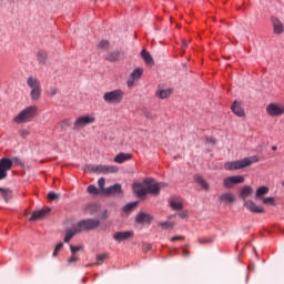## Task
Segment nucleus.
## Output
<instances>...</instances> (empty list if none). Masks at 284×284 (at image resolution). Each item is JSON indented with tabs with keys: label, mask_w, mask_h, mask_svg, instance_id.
<instances>
[{
	"label": "nucleus",
	"mask_w": 284,
	"mask_h": 284,
	"mask_svg": "<svg viewBox=\"0 0 284 284\" xmlns=\"http://www.w3.org/2000/svg\"><path fill=\"white\" fill-rule=\"evenodd\" d=\"M162 187H168L164 182H156L154 179H146L141 183L133 184V192L136 196H146V194H152L153 196H159L161 194Z\"/></svg>",
	"instance_id": "obj_1"
},
{
	"label": "nucleus",
	"mask_w": 284,
	"mask_h": 284,
	"mask_svg": "<svg viewBox=\"0 0 284 284\" xmlns=\"http://www.w3.org/2000/svg\"><path fill=\"white\" fill-rule=\"evenodd\" d=\"M37 114H39V108L37 105H30L21 110L14 118L13 122L21 124V123H30Z\"/></svg>",
	"instance_id": "obj_2"
},
{
	"label": "nucleus",
	"mask_w": 284,
	"mask_h": 284,
	"mask_svg": "<svg viewBox=\"0 0 284 284\" xmlns=\"http://www.w3.org/2000/svg\"><path fill=\"white\" fill-rule=\"evenodd\" d=\"M260 159L256 155L244 158L243 160L226 162L224 164V169L232 171V170H243V168H250L252 163H258Z\"/></svg>",
	"instance_id": "obj_3"
},
{
	"label": "nucleus",
	"mask_w": 284,
	"mask_h": 284,
	"mask_svg": "<svg viewBox=\"0 0 284 284\" xmlns=\"http://www.w3.org/2000/svg\"><path fill=\"white\" fill-rule=\"evenodd\" d=\"M27 85L31 89V101H39V99H41V81H39V78L34 75H29L27 78Z\"/></svg>",
	"instance_id": "obj_4"
},
{
	"label": "nucleus",
	"mask_w": 284,
	"mask_h": 284,
	"mask_svg": "<svg viewBox=\"0 0 284 284\" xmlns=\"http://www.w3.org/2000/svg\"><path fill=\"white\" fill-rule=\"evenodd\" d=\"M73 225L75 226L77 232L81 234V232H92V230H97V227L101 225V221L94 219H85Z\"/></svg>",
	"instance_id": "obj_5"
},
{
	"label": "nucleus",
	"mask_w": 284,
	"mask_h": 284,
	"mask_svg": "<svg viewBox=\"0 0 284 284\" xmlns=\"http://www.w3.org/2000/svg\"><path fill=\"white\" fill-rule=\"evenodd\" d=\"M123 97H125V92L121 89H115L113 91L105 92L103 94V101L109 105H116L122 103Z\"/></svg>",
	"instance_id": "obj_6"
},
{
	"label": "nucleus",
	"mask_w": 284,
	"mask_h": 284,
	"mask_svg": "<svg viewBox=\"0 0 284 284\" xmlns=\"http://www.w3.org/2000/svg\"><path fill=\"white\" fill-rule=\"evenodd\" d=\"M87 170L89 172H94L95 174H116V172H119V166L103 165V164H99V165L90 164L87 166Z\"/></svg>",
	"instance_id": "obj_7"
},
{
	"label": "nucleus",
	"mask_w": 284,
	"mask_h": 284,
	"mask_svg": "<svg viewBox=\"0 0 284 284\" xmlns=\"http://www.w3.org/2000/svg\"><path fill=\"white\" fill-rule=\"evenodd\" d=\"M14 162L10 158H2L0 159V181L3 179H8V172L12 170Z\"/></svg>",
	"instance_id": "obj_8"
},
{
	"label": "nucleus",
	"mask_w": 284,
	"mask_h": 284,
	"mask_svg": "<svg viewBox=\"0 0 284 284\" xmlns=\"http://www.w3.org/2000/svg\"><path fill=\"white\" fill-rule=\"evenodd\" d=\"M95 121L97 118L94 115L79 116L73 124V130H83L85 125H91V123H95Z\"/></svg>",
	"instance_id": "obj_9"
},
{
	"label": "nucleus",
	"mask_w": 284,
	"mask_h": 284,
	"mask_svg": "<svg viewBox=\"0 0 284 284\" xmlns=\"http://www.w3.org/2000/svg\"><path fill=\"white\" fill-rule=\"evenodd\" d=\"M266 113L268 116H283L284 114V104L282 103H270L266 106Z\"/></svg>",
	"instance_id": "obj_10"
},
{
	"label": "nucleus",
	"mask_w": 284,
	"mask_h": 284,
	"mask_svg": "<svg viewBox=\"0 0 284 284\" xmlns=\"http://www.w3.org/2000/svg\"><path fill=\"white\" fill-rule=\"evenodd\" d=\"M245 178L242 175H236V176H229L223 180V186L230 190L231 187H234V185L239 183H244Z\"/></svg>",
	"instance_id": "obj_11"
},
{
	"label": "nucleus",
	"mask_w": 284,
	"mask_h": 284,
	"mask_svg": "<svg viewBox=\"0 0 284 284\" xmlns=\"http://www.w3.org/2000/svg\"><path fill=\"white\" fill-rule=\"evenodd\" d=\"M133 236H134V232L132 231H120L113 234V239L114 241H118V243H121V241H128Z\"/></svg>",
	"instance_id": "obj_12"
},
{
	"label": "nucleus",
	"mask_w": 284,
	"mask_h": 284,
	"mask_svg": "<svg viewBox=\"0 0 284 284\" xmlns=\"http://www.w3.org/2000/svg\"><path fill=\"white\" fill-rule=\"evenodd\" d=\"M104 194H106V196H111L114 194H116L118 196H123V189L121 184L116 183L114 185L106 187V190H104Z\"/></svg>",
	"instance_id": "obj_13"
},
{
	"label": "nucleus",
	"mask_w": 284,
	"mask_h": 284,
	"mask_svg": "<svg viewBox=\"0 0 284 284\" xmlns=\"http://www.w3.org/2000/svg\"><path fill=\"white\" fill-rule=\"evenodd\" d=\"M142 75H143V69H139V68L134 69L128 80V88H132L134 85V81H139Z\"/></svg>",
	"instance_id": "obj_14"
},
{
	"label": "nucleus",
	"mask_w": 284,
	"mask_h": 284,
	"mask_svg": "<svg viewBox=\"0 0 284 284\" xmlns=\"http://www.w3.org/2000/svg\"><path fill=\"white\" fill-rule=\"evenodd\" d=\"M244 206L248 212H253L254 214H263L265 212V209L263 206L256 205L253 201H246L244 202Z\"/></svg>",
	"instance_id": "obj_15"
},
{
	"label": "nucleus",
	"mask_w": 284,
	"mask_h": 284,
	"mask_svg": "<svg viewBox=\"0 0 284 284\" xmlns=\"http://www.w3.org/2000/svg\"><path fill=\"white\" fill-rule=\"evenodd\" d=\"M271 21H272V24H273L274 34H283V32H284L283 22L276 17H272Z\"/></svg>",
	"instance_id": "obj_16"
},
{
	"label": "nucleus",
	"mask_w": 284,
	"mask_h": 284,
	"mask_svg": "<svg viewBox=\"0 0 284 284\" xmlns=\"http://www.w3.org/2000/svg\"><path fill=\"white\" fill-rule=\"evenodd\" d=\"M106 61H110V63H114L115 61H121L123 59V54L121 51H111L105 57Z\"/></svg>",
	"instance_id": "obj_17"
},
{
	"label": "nucleus",
	"mask_w": 284,
	"mask_h": 284,
	"mask_svg": "<svg viewBox=\"0 0 284 284\" xmlns=\"http://www.w3.org/2000/svg\"><path fill=\"white\" fill-rule=\"evenodd\" d=\"M135 221L140 223V225H143V223H152V215L141 212L136 215Z\"/></svg>",
	"instance_id": "obj_18"
},
{
	"label": "nucleus",
	"mask_w": 284,
	"mask_h": 284,
	"mask_svg": "<svg viewBox=\"0 0 284 284\" xmlns=\"http://www.w3.org/2000/svg\"><path fill=\"white\" fill-rule=\"evenodd\" d=\"M77 234H79V231H77V226L73 224L71 229H67L65 231L64 243H70Z\"/></svg>",
	"instance_id": "obj_19"
},
{
	"label": "nucleus",
	"mask_w": 284,
	"mask_h": 284,
	"mask_svg": "<svg viewBox=\"0 0 284 284\" xmlns=\"http://www.w3.org/2000/svg\"><path fill=\"white\" fill-rule=\"evenodd\" d=\"M219 199L222 203H234V201H236V196L230 192L221 194Z\"/></svg>",
	"instance_id": "obj_20"
},
{
	"label": "nucleus",
	"mask_w": 284,
	"mask_h": 284,
	"mask_svg": "<svg viewBox=\"0 0 284 284\" xmlns=\"http://www.w3.org/2000/svg\"><path fill=\"white\" fill-rule=\"evenodd\" d=\"M48 212H50V210L36 211L32 213L29 221H41V219H43L45 216V214H48Z\"/></svg>",
	"instance_id": "obj_21"
},
{
	"label": "nucleus",
	"mask_w": 284,
	"mask_h": 284,
	"mask_svg": "<svg viewBox=\"0 0 284 284\" xmlns=\"http://www.w3.org/2000/svg\"><path fill=\"white\" fill-rule=\"evenodd\" d=\"M231 110L236 114V116H245L243 106H241V104L236 101L232 104Z\"/></svg>",
	"instance_id": "obj_22"
},
{
	"label": "nucleus",
	"mask_w": 284,
	"mask_h": 284,
	"mask_svg": "<svg viewBox=\"0 0 284 284\" xmlns=\"http://www.w3.org/2000/svg\"><path fill=\"white\" fill-rule=\"evenodd\" d=\"M194 181L197 183V185H201L202 190H205L206 192L210 190V184L207 181H205V179H203V176L194 175Z\"/></svg>",
	"instance_id": "obj_23"
},
{
	"label": "nucleus",
	"mask_w": 284,
	"mask_h": 284,
	"mask_svg": "<svg viewBox=\"0 0 284 284\" xmlns=\"http://www.w3.org/2000/svg\"><path fill=\"white\" fill-rule=\"evenodd\" d=\"M132 159V154L130 153H119L114 158L115 163H125V161H130Z\"/></svg>",
	"instance_id": "obj_24"
},
{
	"label": "nucleus",
	"mask_w": 284,
	"mask_h": 284,
	"mask_svg": "<svg viewBox=\"0 0 284 284\" xmlns=\"http://www.w3.org/2000/svg\"><path fill=\"white\" fill-rule=\"evenodd\" d=\"M141 57L142 59H144V62L146 63V65H154V59H152V54H150V52L142 50Z\"/></svg>",
	"instance_id": "obj_25"
},
{
	"label": "nucleus",
	"mask_w": 284,
	"mask_h": 284,
	"mask_svg": "<svg viewBox=\"0 0 284 284\" xmlns=\"http://www.w3.org/2000/svg\"><path fill=\"white\" fill-rule=\"evenodd\" d=\"M0 196H2L3 201H6V203H8V201H10V199H12V191H10V189L0 187Z\"/></svg>",
	"instance_id": "obj_26"
},
{
	"label": "nucleus",
	"mask_w": 284,
	"mask_h": 284,
	"mask_svg": "<svg viewBox=\"0 0 284 284\" xmlns=\"http://www.w3.org/2000/svg\"><path fill=\"white\" fill-rule=\"evenodd\" d=\"M267 192H270V187H267V186L258 187L255 193V199H263V196H265V194H267Z\"/></svg>",
	"instance_id": "obj_27"
},
{
	"label": "nucleus",
	"mask_w": 284,
	"mask_h": 284,
	"mask_svg": "<svg viewBox=\"0 0 284 284\" xmlns=\"http://www.w3.org/2000/svg\"><path fill=\"white\" fill-rule=\"evenodd\" d=\"M240 196L245 200L248 196H252V186H244L240 193Z\"/></svg>",
	"instance_id": "obj_28"
},
{
	"label": "nucleus",
	"mask_w": 284,
	"mask_h": 284,
	"mask_svg": "<svg viewBox=\"0 0 284 284\" xmlns=\"http://www.w3.org/2000/svg\"><path fill=\"white\" fill-rule=\"evenodd\" d=\"M37 60L39 63H45V61H48V53L45 51H38Z\"/></svg>",
	"instance_id": "obj_29"
},
{
	"label": "nucleus",
	"mask_w": 284,
	"mask_h": 284,
	"mask_svg": "<svg viewBox=\"0 0 284 284\" xmlns=\"http://www.w3.org/2000/svg\"><path fill=\"white\" fill-rule=\"evenodd\" d=\"M170 205L172 210H175V211L183 210V202H181L180 200H172Z\"/></svg>",
	"instance_id": "obj_30"
},
{
	"label": "nucleus",
	"mask_w": 284,
	"mask_h": 284,
	"mask_svg": "<svg viewBox=\"0 0 284 284\" xmlns=\"http://www.w3.org/2000/svg\"><path fill=\"white\" fill-rule=\"evenodd\" d=\"M159 227H162V230H172L174 227V222H170V221L160 222Z\"/></svg>",
	"instance_id": "obj_31"
},
{
	"label": "nucleus",
	"mask_w": 284,
	"mask_h": 284,
	"mask_svg": "<svg viewBox=\"0 0 284 284\" xmlns=\"http://www.w3.org/2000/svg\"><path fill=\"white\" fill-rule=\"evenodd\" d=\"M172 94L171 90H160L156 93V97H159L160 99H168V97H170Z\"/></svg>",
	"instance_id": "obj_32"
},
{
	"label": "nucleus",
	"mask_w": 284,
	"mask_h": 284,
	"mask_svg": "<svg viewBox=\"0 0 284 284\" xmlns=\"http://www.w3.org/2000/svg\"><path fill=\"white\" fill-rule=\"evenodd\" d=\"M98 185L102 194H105V190H108V187H105V178H100L98 181Z\"/></svg>",
	"instance_id": "obj_33"
},
{
	"label": "nucleus",
	"mask_w": 284,
	"mask_h": 284,
	"mask_svg": "<svg viewBox=\"0 0 284 284\" xmlns=\"http://www.w3.org/2000/svg\"><path fill=\"white\" fill-rule=\"evenodd\" d=\"M136 205H139V202H131V203L124 205L123 212H126V213L132 212V210L135 209Z\"/></svg>",
	"instance_id": "obj_34"
},
{
	"label": "nucleus",
	"mask_w": 284,
	"mask_h": 284,
	"mask_svg": "<svg viewBox=\"0 0 284 284\" xmlns=\"http://www.w3.org/2000/svg\"><path fill=\"white\" fill-rule=\"evenodd\" d=\"M87 192L89 194H93V196H98V194H100L99 189H97V186H94V185H89L87 189Z\"/></svg>",
	"instance_id": "obj_35"
},
{
	"label": "nucleus",
	"mask_w": 284,
	"mask_h": 284,
	"mask_svg": "<svg viewBox=\"0 0 284 284\" xmlns=\"http://www.w3.org/2000/svg\"><path fill=\"white\" fill-rule=\"evenodd\" d=\"M62 250H63V243L60 242L57 244V246L53 251V254H52L53 258H57V256H59V252H61Z\"/></svg>",
	"instance_id": "obj_36"
},
{
	"label": "nucleus",
	"mask_w": 284,
	"mask_h": 284,
	"mask_svg": "<svg viewBox=\"0 0 284 284\" xmlns=\"http://www.w3.org/2000/svg\"><path fill=\"white\" fill-rule=\"evenodd\" d=\"M98 48H100L101 50H108V48H110V41L108 40H101L98 43Z\"/></svg>",
	"instance_id": "obj_37"
},
{
	"label": "nucleus",
	"mask_w": 284,
	"mask_h": 284,
	"mask_svg": "<svg viewBox=\"0 0 284 284\" xmlns=\"http://www.w3.org/2000/svg\"><path fill=\"white\" fill-rule=\"evenodd\" d=\"M94 212H97V205L94 204H90L85 207V213L87 214H94Z\"/></svg>",
	"instance_id": "obj_38"
},
{
	"label": "nucleus",
	"mask_w": 284,
	"mask_h": 284,
	"mask_svg": "<svg viewBox=\"0 0 284 284\" xmlns=\"http://www.w3.org/2000/svg\"><path fill=\"white\" fill-rule=\"evenodd\" d=\"M263 203H264V205H276L274 197L263 199Z\"/></svg>",
	"instance_id": "obj_39"
},
{
	"label": "nucleus",
	"mask_w": 284,
	"mask_h": 284,
	"mask_svg": "<svg viewBox=\"0 0 284 284\" xmlns=\"http://www.w3.org/2000/svg\"><path fill=\"white\" fill-rule=\"evenodd\" d=\"M61 195L57 194L55 192H49L48 193V199L50 201H57V199H59Z\"/></svg>",
	"instance_id": "obj_40"
},
{
	"label": "nucleus",
	"mask_w": 284,
	"mask_h": 284,
	"mask_svg": "<svg viewBox=\"0 0 284 284\" xmlns=\"http://www.w3.org/2000/svg\"><path fill=\"white\" fill-rule=\"evenodd\" d=\"M19 134L22 139H27V136L30 135V131L29 130H26V129H22L19 131Z\"/></svg>",
	"instance_id": "obj_41"
},
{
	"label": "nucleus",
	"mask_w": 284,
	"mask_h": 284,
	"mask_svg": "<svg viewBox=\"0 0 284 284\" xmlns=\"http://www.w3.org/2000/svg\"><path fill=\"white\" fill-rule=\"evenodd\" d=\"M71 253L74 255L77 252H81L83 250V246H70Z\"/></svg>",
	"instance_id": "obj_42"
},
{
	"label": "nucleus",
	"mask_w": 284,
	"mask_h": 284,
	"mask_svg": "<svg viewBox=\"0 0 284 284\" xmlns=\"http://www.w3.org/2000/svg\"><path fill=\"white\" fill-rule=\"evenodd\" d=\"M57 92H59V89L51 87L48 91L49 97H55Z\"/></svg>",
	"instance_id": "obj_43"
},
{
	"label": "nucleus",
	"mask_w": 284,
	"mask_h": 284,
	"mask_svg": "<svg viewBox=\"0 0 284 284\" xmlns=\"http://www.w3.org/2000/svg\"><path fill=\"white\" fill-rule=\"evenodd\" d=\"M197 243H200V245H204V243H212V240H210L207 237H200L197 240Z\"/></svg>",
	"instance_id": "obj_44"
},
{
	"label": "nucleus",
	"mask_w": 284,
	"mask_h": 284,
	"mask_svg": "<svg viewBox=\"0 0 284 284\" xmlns=\"http://www.w3.org/2000/svg\"><path fill=\"white\" fill-rule=\"evenodd\" d=\"M77 261H79V257H77V255H72L69 260H68V264L72 265V263H77Z\"/></svg>",
	"instance_id": "obj_45"
},
{
	"label": "nucleus",
	"mask_w": 284,
	"mask_h": 284,
	"mask_svg": "<svg viewBox=\"0 0 284 284\" xmlns=\"http://www.w3.org/2000/svg\"><path fill=\"white\" fill-rule=\"evenodd\" d=\"M185 237L183 235H176V236H173L171 237V241L174 242V241H184Z\"/></svg>",
	"instance_id": "obj_46"
},
{
	"label": "nucleus",
	"mask_w": 284,
	"mask_h": 284,
	"mask_svg": "<svg viewBox=\"0 0 284 284\" xmlns=\"http://www.w3.org/2000/svg\"><path fill=\"white\" fill-rule=\"evenodd\" d=\"M105 258H108V254H105V253L97 256V261L103 262V261H105Z\"/></svg>",
	"instance_id": "obj_47"
},
{
	"label": "nucleus",
	"mask_w": 284,
	"mask_h": 284,
	"mask_svg": "<svg viewBox=\"0 0 284 284\" xmlns=\"http://www.w3.org/2000/svg\"><path fill=\"white\" fill-rule=\"evenodd\" d=\"M178 216H179L180 219H187V212L182 211V212L178 213Z\"/></svg>",
	"instance_id": "obj_48"
},
{
	"label": "nucleus",
	"mask_w": 284,
	"mask_h": 284,
	"mask_svg": "<svg viewBox=\"0 0 284 284\" xmlns=\"http://www.w3.org/2000/svg\"><path fill=\"white\" fill-rule=\"evenodd\" d=\"M182 256H183L184 258H190V251L183 250V251H182Z\"/></svg>",
	"instance_id": "obj_49"
},
{
	"label": "nucleus",
	"mask_w": 284,
	"mask_h": 284,
	"mask_svg": "<svg viewBox=\"0 0 284 284\" xmlns=\"http://www.w3.org/2000/svg\"><path fill=\"white\" fill-rule=\"evenodd\" d=\"M206 141L209 143H212L213 145L216 143V140L214 138H206Z\"/></svg>",
	"instance_id": "obj_50"
},
{
	"label": "nucleus",
	"mask_w": 284,
	"mask_h": 284,
	"mask_svg": "<svg viewBox=\"0 0 284 284\" xmlns=\"http://www.w3.org/2000/svg\"><path fill=\"white\" fill-rule=\"evenodd\" d=\"M62 125H68V126H70V125H71L70 120H63V121H62Z\"/></svg>",
	"instance_id": "obj_51"
},
{
	"label": "nucleus",
	"mask_w": 284,
	"mask_h": 284,
	"mask_svg": "<svg viewBox=\"0 0 284 284\" xmlns=\"http://www.w3.org/2000/svg\"><path fill=\"white\" fill-rule=\"evenodd\" d=\"M144 247H145L146 250H152V245H150V244H144Z\"/></svg>",
	"instance_id": "obj_52"
},
{
	"label": "nucleus",
	"mask_w": 284,
	"mask_h": 284,
	"mask_svg": "<svg viewBox=\"0 0 284 284\" xmlns=\"http://www.w3.org/2000/svg\"><path fill=\"white\" fill-rule=\"evenodd\" d=\"M184 48H187V43L183 42Z\"/></svg>",
	"instance_id": "obj_53"
},
{
	"label": "nucleus",
	"mask_w": 284,
	"mask_h": 284,
	"mask_svg": "<svg viewBox=\"0 0 284 284\" xmlns=\"http://www.w3.org/2000/svg\"><path fill=\"white\" fill-rule=\"evenodd\" d=\"M272 150H276V146H272Z\"/></svg>",
	"instance_id": "obj_54"
},
{
	"label": "nucleus",
	"mask_w": 284,
	"mask_h": 284,
	"mask_svg": "<svg viewBox=\"0 0 284 284\" xmlns=\"http://www.w3.org/2000/svg\"><path fill=\"white\" fill-rule=\"evenodd\" d=\"M14 161H19V159H18V158H14Z\"/></svg>",
	"instance_id": "obj_55"
},
{
	"label": "nucleus",
	"mask_w": 284,
	"mask_h": 284,
	"mask_svg": "<svg viewBox=\"0 0 284 284\" xmlns=\"http://www.w3.org/2000/svg\"><path fill=\"white\" fill-rule=\"evenodd\" d=\"M105 214H106V212H104V214H103L104 219H105Z\"/></svg>",
	"instance_id": "obj_56"
},
{
	"label": "nucleus",
	"mask_w": 284,
	"mask_h": 284,
	"mask_svg": "<svg viewBox=\"0 0 284 284\" xmlns=\"http://www.w3.org/2000/svg\"><path fill=\"white\" fill-rule=\"evenodd\" d=\"M282 185H283V187H284V181H283Z\"/></svg>",
	"instance_id": "obj_57"
}]
</instances>
